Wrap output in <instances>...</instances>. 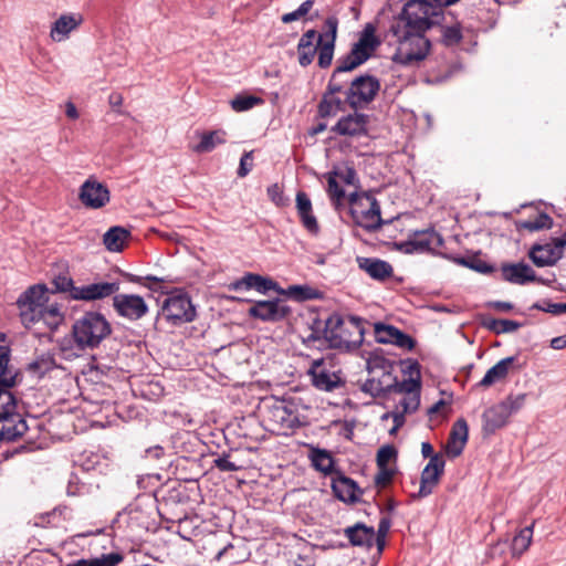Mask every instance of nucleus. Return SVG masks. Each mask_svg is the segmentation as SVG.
<instances>
[{
    "label": "nucleus",
    "instance_id": "nucleus-1",
    "mask_svg": "<svg viewBox=\"0 0 566 566\" xmlns=\"http://www.w3.org/2000/svg\"><path fill=\"white\" fill-rule=\"evenodd\" d=\"M444 19V9L430 0H408L390 25V33L398 43L394 60L403 65L423 61L431 49L426 33L441 27Z\"/></svg>",
    "mask_w": 566,
    "mask_h": 566
},
{
    "label": "nucleus",
    "instance_id": "nucleus-2",
    "mask_svg": "<svg viewBox=\"0 0 566 566\" xmlns=\"http://www.w3.org/2000/svg\"><path fill=\"white\" fill-rule=\"evenodd\" d=\"M365 323L369 321H313L303 343L318 349L328 347L350 352L361 345Z\"/></svg>",
    "mask_w": 566,
    "mask_h": 566
},
{
    "label": "nucleus",
    "instance_id": "nucleus-3",
    "mask_svg": "<svg viewBox=\"0 0 566 566\" xmlns=\"http://www.w3.org/2000/svg\"><path fill=\"white\" fill-rule=\"evenodd\" d=\"M109 334L108 321H75L72 332L57 342L59 350L64 359L72 360L97 347Z\"/></svg>",
    "mask_w": 566,
    "mask_h": 566
},
{
    "label": "nucleus",
    "instance_id": "nucleus-4",
    "mask_svg": "<svg viewBox=\"0 0 566 566\" xmlns=\"http://www.w3.org/2000/svg\"><path fill=\"white\" fill-rule=\"evenodd\" d=\"M379 45L380 40L376 35L375 27L367 23L350 51L337 60V73H346L357 69L373 56Z\"/></svg>",
    "mask_w": 566,
    "mask_h": 566
},
{
    "label": "nucleus",
    "instance_id": "nucleus-5",
    "mask_svg": "<svg viewBox=\"0 0 566 566\" xmlns=\"http://www.w3.org/2000/svg\"><path fill=\"white\" fill-rule=\"evenodd\" d=\"M350 214L354 222L367 231H376L384 223L377 199L367 192H353L349 196Z\"/></svg>",
    "mask_w": 566,
    "mask_h": 566
},
{
    "label": "nucleus",
    "instance_id": "nucleus-6",
    "mask_svg": "<svg viewBox=\"0 0 566 566\" xmlns=\"http://www.w3.org/2000/svg\"><path fill=\"white\" fill-rule=\"evenodd\" d=\"M312 385L321 391L332 392L344 388L345 379L342 377L340 369H336L332 358H318L311 363L307 371Z\"/></svg>",
    "mask_w": 566,
    "mask_h": 566
},
{
    "label": "nucleus",
    "instance_id": "nucleus-7",
    "mask_svg": "<svg viewBox=\"0 0 566 566\" xmlns=\"http://www.w3.org/2000/svg\"><path fill=\"white\" fill-rule=\"evenodd\" d=\"M380 91V82L377 77L369 74H361L355 77L350 85L345 90L347 104L354 108H365L377 96Z\"/></svg>",
    "mask_w": 566,
    "mask_h": 566
},
{
    "label": "nucleus",
    "instance_id": "nucleus-8",
    "mask_svg": "<svg viewBox=\"0 0 566 566\" xmlns=\"http://www.w3.org/2000/svg\"><path fill=\"white\" fill-rule=\"evenodd\" d=\"M263 422H266L272 431L291 430L300 426L298 415L292 403L284 400H275L271 405L261 408Z\"/></svg>",
    "mask_w": 566,
    "mask_h": 566
},
{
    "label": "nucleus",
    "instance_id": "nucleus-9",
    "mask_svg": "<svg viewBox=\"0 0 566 566\" xmlns=\"http://www.w3.org/2000/svg\"><path fill=\"white\" fill-rule=\"evenodd\" d=\"M15 398L12 401L0 399V441H15L28 431L27 421L20 413L14 412Z\"/></svg>",
    "mask_w": 566,
    "mask_h": 566
},
{
    "label": "nucleus",
    "instance_id": "nucleus-10",
    "mask_svg": "<svg viewBox=\"0 0 566 566\" xmlns=\"http://www.w3.org/2000/svg\"><path fill=\"white\" fill-rule=\"evenodd\" d=\"M343 74L337 73L336 69L333 71L326 91L318 104V114L323 118L336 115L347 104L346 98L342 99L337 96L338 93L345 92L346 81L342 80Z\"/></svg>",
    "mask_w": 566,
    "mask_h": 566
},
{
    "label": "nucleus",
    "instance_id": "nucleus-11",
    "mask_svg": "<svg viewBox=\"0 0 566 566\" xmlns=\"http://www.w3.org/2000/svg\"><path fill=\"white\" fill-rule=\"evenodd\" d=\"M394 368L395 361L387 358L381 349H375L369 353V356L366 359V369L368 371L369 378H367L361 385V391L376 398V392L374 390H369L367 385H369L371 381L382 382L387 376L390 378L394 375Z\"/></svg>",
    "mask_w": 566,
    "mask_h": 566
},
{
    "label": "nucleus",
    "instance_id": "nucleus-12",
    "mask_svg": "<svg viewBox=\"0 0 566 566\" xmlns=\"http://www.w3.org/2000/svg\"><path fill=\"white\" fill-rule=\"evenodd\" d=\"M338 30V19L335 15L328 17L324 22L323 33L317 38V64L322 69L331 66Z\"/></svg>",
    "mask_w": 566,
    "mask_h": 566
},
{
    "label": "nucleus",
    "instance_id": "nucleus-13",
    "mask_svg": "<svg viewBox=\"0 0 566 566\" xmlns=\"http://www.w3.org/2000/svg\"><path fill=\"white\" fill-rule=\"evenodd\" d=\"M367 386L369 387V390H374L376 392V398H381L391 392L406 394L409 396L419 395L421 382L420 379L413 377L399 381L398 378L392 375L390 378L387 377L382 382L371 381Z\"/></svg>",
    "mask_w": 566,
    "mask_h": 566
},
{
    "label": "nucleus",
    "instance_id": "nucleus-14",
    "mask_svg": "<svg viewBox=\"0 0 566 566\" xmlns=\"http://www.w3.org/2000/svg\"><path fill=\"white\" fill-rule=\"evenodd\" d=\"M78 199L86 208L101 209L109 202L111 192L103 182L90 177L81 186Z\"/></svg>",
    "mask_w": 566,
    "mask_h": 566
},
{
    "label": "nucleus",
    "instance_id": "nucleus-15",
    "mask_svg": "<svg viewBox=\"0 0 566 566\" xmlns=\"http://www.w3.org/2000/svg\"><path fill=\"white\" fill-rule=\"evenodd\" d=\"M163 315L169 319L195 318L196 307L187 293L175 291L165 298Z\"/></svg>",
    "mask_w": 566,
    "mask_h": 566
},
{
    "label": "nucleus",
    "instance_id": "nucleus-16",
    "mask_svg": "<svg viewBox=\"0 0 566 566\" xmlns=\"http://www.w3.org/2000/svg\"><path fill=\"white\" fill-rule=\"evenodd\" d=\"M446 461L442 454H436L430 459L421 472L419 491L412 494V499H422L433 492L444 472Z\"/></svg>",
    "mask_w": 566,
    "mask_h": 566
},
{
    "label": "nucleus",
    "instance_id": "nucleus-17",
    "mask_svg": "<svg viewBox=\"0 0 566 566\" xmlns=\"http://www.w3.org/2000/svg\"><path fill=\"white\" fill-rule=\"evenodd\" d=\"M49 301V290L44 284H35L25 290L17 300L21 315L32 314L31 318L39 316L40 311Z\"/></svg>",
    "mask_w": 566,
    "mask_h": 566
},
{
    "label": "nucleus",
    "instance_id": "nucleus-18",
    "mask_svg": "<svg viewBox=\"0 0 566 566\" xmlns=\"http://www.w3.org/2000/svg\"><path fill=\"white\" fill-rule=\"evenodd\" d=\"M7 337L3 343H6ZM11 348L0 342V399L12 401L11 388L17 384L18 371L9 365Z\"/></svg>",
    "mask_w": 566,
    "mask_h": 566
},
{
    "label": "nucleus",
    "instance_id": "nucleus-19",
    "mask_svg": "<svg viewBox=\"0 0 566 566\" xmlns=\"http://www.w3.org/2000/svg\"><path fill=\"white\" fill-rule=\"evenodd\" d=\"M113 306L116 313L123 317L140 318L148 312L145 300L135 294H117L113 297Z\"/></svg>",
    "mask_w": 566,
    "mask_h": 566
},
{
    "label": "nucleus",
    "instance_id": "nucleus-20",
    "mask_svg": "<svg viewBox=\"0 0 566 566\" xmlns=\"http://www.w3.org/2000/svg\"><path fill=\"white\" fill-rule=\"evenodd\" d=\"M332 490L335 497L345 503L359 502L364 493V490L342 471H336L335 475L332 478Z\"/></svg>",
    "mask_w": 566,
    "mask_h": 566
},
{
    "label": "nucleus",
    "instance_id": "nucleus-21",
    "mask_svg": "<svg viewBox=\"0 0 566 566\" xmlns=\"http://www.w3.org/2000/svg\"><path fill=\"white\" fill-rule=\"evenodd\" d=\"M501 275L504 281L515 285H526L537 280L535 271L524 262L502 264Z\"/></svg>",
    "mask_w": 566,
    "mask_h": 566
},
{
    "label": "nucleus",
    "instance_id": "nucleus-22",
    "mask_svg": "<svg viewBox=\"0 0 566 566\" xmlns=\"http://www.w3.org/2000/svg\"><path fill=\"white\" fill-rule=\"evenodd\" d=\"M119 290L116 282H101L84 286H77L73 290V300L95 301L108 297Z\"/></svg>",
    "mask_w": 566,
    "mask_h": 566
},
{
    "label": "nucleus",
    "instance_id": "nucleus-23",
    "mask_svg": "<svg viewBox=\"0 0 566 566\" xmlns=\"http://www.w3.org/2000/svg\"><path fill=\"white\" fill-rule=\"evenodd\" d=\"M290 306L284 300L260 301L249 308L253 318H285L290 315Z\"/></svg>",
    "mask_w": 566,
    "mask_h": 566
},
{
    "label": "nucleus",
    "instance_id": "nucleus-24",
    "mask_svg": "<svg viewBox=\"0 0 566 566\" xmlns=\"http://www.w3.org/2000/svg\"><path fill=\"white\" fill-rule=\"evenodd\" d=\"M368 116L354 113L339 118L332 130L342 136H360L367 133Z\"/></svg>",
    "mask_w": 566,
    "mask_h": 566
},
{
    "label": "nucleus",
    "instance_id": "nucleus-25",
    "mask_svg": "<svg viewBox=\"0 0 566 566\" xmlns=\"http://www.w3.org/2000/svg\"><path fill=\"white\" fill-rule=\"evenodd\" d=\"M344 535L349 541L352 546L370 549L376 545V531L373 526L358 522L344 530Z\"/></svg>",
    "mask_w": 566,
    "mask_h": 566
},
{
    "label": "nucleus",
    "instance_id": "nucleus-26",
    "mask_svg": "<svg viewBox=\"0 0 566 566\" xmlns=\"http://www.w3.org/2000/svg\"><path fill=\"white\" fill-rule=\"evenodd\" d=\"M469 438V427L465 419H458L450 431L447 444L446 452L450 458L459 457L468 442Z\"/></svg>",
    "mask_w": 566,
    "mask_h": 566
},
{
    "label": "nucleus",
    "instance_id": "nucleus-27",
    "mask_svg": "<svg viewBox=\"0 0 566 566\" xmlns=\"http://www.w3.org/2000/svg\"><path fill=\"white\" fill-rule=\"evenodd\" d=\"M84 19L80 13L62 14L52 24L50 30V38L54 42H62L69 39L70 34L76 30Z\"/></svg>",
    "mask_w": 566,
    "mask_h": 566
},
{
    "label": "nucleus",
    "instance_id": "nucleus-28",
    "mask_svg": "<svg viewBox=\"0 0 566 566\" xmlns=\"http://www.w3.org/2000/svg\"><path fill=\"white\" fill-rule=\"evenodd\" d=\"M528 255L537 266L553 265L563 256L554 238L544 244H535Z\"/></svg>",
    "mask_w": 566,
    "mask_h": 566
},
{
    "label": "nucleus",
    "instance_id": "nucleus-29",
    "mask_svg": "<svg viewBox=\"0 0 566 566\" xmlns=\"http://www.w3.org/2000/svg\"><path fill=\"white\" fill-rule=\"evenodd\" d=\"M233 289L239 290H255L260 293H266L271 290L280 294L281 287L279 284L265 276L254 273H247L240 280L233 283Z\"/></svg>",
    "mask_w": 566,
    "mask_h": 566
},
{
    "label": "nucleus",
    "instance_id": "nucleus-30",
    "mask_svg": "<svg viewBox=\"0 0 566 566\" xmlns=\"http://www.w3.org/2000/svg\"><path fill=\"white\" fill-rule=\"evenodd\" d=\"M505 407L499 402L488 408L482 415V431L485 436L494 434L496 430L506 426L509 421Z\"/></svg>",
    "mask_w": 566,
    "mask_h": 566
},
{
    "label": "nucleus",
    "instance_id": "nucleus-31",
    "mask_svg": "<svg viewBox=\"0 0 566 566\" xmlns=\"http://www.w3.org/2000/svg\"><path fill=\"white\" fill-rule=\"evenodd\" d=\"M296 209L303 227L310 233L316 235L319 232V226L316 217L313 214L311 199L303 191L296 193Z\"/></svg>",
    "mask_w": 566,
    "mask_h": 566
},
{
    "label": "nucleus",
    "instance_id": "nucleus-32",
    "mask_svg": "<svg viewBox=\"0 0 566 566\" xmlns=\"http://www.w3.org/2000/svg\"><path fill=\"white\" fill-rule=\"evenodd\" d=\"M317 38L318 33L314 29H310L302 34L296 48L301 66L306 67L314 61L317 52V44L315 45L314 41L317 40Z\"/></svg>",
    "mask_w": 566,
    "mask_h": 566
},
{
    "label": "nucleus",
    "instance_id": "nucleus-33",
    "mask_svg": "<svg viewBox=\"0 0 566 566\" xmlns=\"http://www.w3.org/2000/svg\"><path fill=\"white\" fill-rule=\"evenodd\" d=\"M359 269L365 271L370 277L382 281L392 274V266L376 258H357Z\"/></svg>",
    "mask_w": 566,
    "mask_h": 566
},
{
    "label": "nucleus",
    "instance_id": "nucleus-34",
    "mask_svg": "<svg viewBox=\"0 0 566 566\" xmlns=\"http://www.w3.org/2000/svg\"><path fill=\"white\" fill-rule=\"evenodd\" d=\"M515 360V356H510L497 361L485 373L484 377L480 380L479 386L490 387L496 381L504 379L509 375Z\"/></svg>",
    "mask_w": 566,
    "mask_h": 566
},
{
    "label": "nucleus",
    "instance_id": "nucleus-35",
    "mask_svg": "<svg viewBox=\"0 0 566 566\" xmlns=\"http://www.w3.org/2000/svg\"><path fill=\"white\" fill-rule=\"evenodd\" d=\"M310 460L312 467L325 475L334 476L336 471H340L339 469H335L334 458L326 449L312 448L310 452Z\"/></svg>",
    "mask_w": 566,
    "mask_h": 566
},
{
    "label": "nucleus",
    "instance_id": "nucleus-36",
    "mask_svg": "<svg viewBox=\"0 0 566 566\" xmlns=\"http://www.w3.org/2000/svg\"><path fill=\"white\" fill-rule=\"evenodd\" d=\"M130 237V232L119 226L112 227L103 235V243L105 248L111 252L123 251L125 244Z\"/></svg>",
    "mask_w": 566,
    "mask_h": 566
},
{
    "label": "nucleus",
    "instance_id": "nucleus-37",
    "mask_svg": "<svg viewBox=\"0 0 566 566\" xmlns=\"http://www.w3.org/2000/svg\"><path fill=\"white\" fill-rule=\"evenodd\" d=\"M411 237L419 252L430 251L443 244L442 237L433 229L415 231Z\"/></svg>",
    "mask_w": 566,
    "mask_h": 566
},
{
    "label": "nucleus",
    "instance_id": "nucleus-38",
    "mask_svg": "<svg viewBox=\"0 0 566 566\" xmlns=\"http://www.w3.org/2000/svg\"><path fill=\"white\" fill-rule=\"evenodd\" d=\"M227 142V133L223 129L206 132L200 135V143L193 147V151L203 154L212 151L217 146Z\"/></svg>",
    "mask_w": 566,
    "mask_h": 566
},
{
    "label": "nucleus",
    "instance_id": "nucleus-39",
    "mask_svg": "<svg viewBox=\"0 0 566 566\" xmlns=\"http://www.w3.org/2000/svg\"><path fill=\"white\" fill-rule=\"evenodd\" d=\"M280 295L295 302H304L319 298L322 293L310 285H290L287 289L281 287Z\"/></svg>",
    "mask_w": 566,
    "mask_h": 566
},
{
    "label": "nucleus",
    "instance_id": "nucleus-40",
    "mask_svg": "<svg viewBox=\"0 0 566 566\" xmlns=\"http://www.w3.org/2000/svg\"><path fill=\"white\" fill-rule=\"evenodd\" d=\"M535 522H533L531 525L522 528L512 541V553L513 555H522L524 554L531 543L533 537V528H534Z\"/></svg>",
    "mask_w": 566,
    "mask_h": 566
},
{
    "label": "nucleus",
    "instance_id": "nucleus-41",
    "mask_svg": "<svg viewBox=\"0 0 566 566\" xmlns=\"http://www.w3.org/2000/svg\"><path fill=\"white\" fill-rule=\"evenodd\" d=\"M481 325L494 334L513 333L524 324L521 321H481Z\"/></svg>",
    "mask_w": 566,
    "mask_h": 566
},
{
    "label": "nucleus",
    "instance_id": "nucleus-42",
    "mask_svg": "<svg viewBox=\"0 0 566 566\" xmlns=\"http://www.w3.org/2000/svg\"><path fill=\"white\" fill-rule=\"evenodd\" d=\"M462 40V29L459 22L441 27V41L446 46H453Z\"/></svg>",
    "mask_w": 566,
    "mask_h": 566
},
{
    "label": "nucleus",
    "instance_id": "nucleus-43",
    "mask_svg": "<svg viewBox=\"0 0 566 566\" xmlns=\"http://www.w3.org/2000/svg\"><path fill=\"white\" fill-rule=\"evenodd\" d=\"M395 331H397V327L392 325H386L379 322L374 324V336L379 344H392L396 337Z\"/></svg>",
    "mask_w": 566,
    "mask_h": 566
},
{
    "label": "nucleus",
    "instance_id": "nucleus-44",
    "mask_svg": "<svg viewBox=\"0 0 566 566\" xmlns=\"http://www.w3.org/2000/svg\"><path fill=\"white\" fill-rule=\"evenodd\" d=\"M262 103L261 97L252 95H238L230 102L232 109L235 112H245Z\"/></svg>",
    "mask_w": 566,
    "mask_h": 566
},
{
    "label": "nucleus",
    "instance_id": "nucleus-45",
    "mask_svg": "<svg viewBox=\"0 0 566 566\" xmlns=\"http://www.w3.org/2000/svg\"><path fill=\"white\" fill-rule=\"evenodd\" d=\"M55 366L54 358L49 355H42L29 364V370L43 376L48 371L52 370Z\"/></svg>",
    "mask_w": 566,
    "mask_h": 566
},
{
    "label": "nucleus",
    "instance_id": "nucleus-46",
    "mask_svg": "<svg viewBox=\"0 0 566 566\" xmlns=\"http://www.w3.org/2000/svg\"><path fill=\"white\" fill-rule=\"evenodd\" d=\"M526 397V394L509 395L500 402L505 407L507 416L511 417L524 407Z\"/></svg>",
    "mask_w": 566,
    "mask_h": 566
},
{
    "label": "nucleus",
    "instance_id": "nucleus-47",
    "mask_svg": "<svg viewBox=\"0 0 566 566\" xmlns=\"http://www.w3.org/2000/svg\"><path fill=\"white\" fill-rule=\"evenodd\" d=\"M336 175H338V171H331L327 174V192L334 202L339 203L345 198V191L338 185Z\"/></svg>",
    "mask_w": 566,
    "mask_h": 566
},
{
    "label": "nucleus",
    "instance_id": "nucleus-48",
    "mask_svg": "<svg viewBox=\"0 0 566 566\" xmlns=\"http://www.w3.org/2000/svg\"><path fill=\"white\" fill-rule=\"evenodd\" d=\"M391 521L388 517H382L379 521L378 530L376 531V546L378 554H381L386 546V536L390 530Z\"/></svg>",
    "mask_w": 566,
    "mask_h": 566
},
{
    "label": "nucleus",
    "instance_id": "nucleus-49",
    "mask_svg": "<svg viewBox=\"0 0 566 566\" xmlns=\"http://www.w3.org/2000/svg\"><path fill=\"white\" fill-rule=\"evenodd\" d=\"M552 227L553 219L547 213H539L535 219L528 220L524 223V228L530 231L551 229Z\"/></svg>",
    "mask_w": 566,
    "mask_h": 566
},
{
    "label": "nucleus",
    "instance_id": "nucleus-50",
    "mask_svg": "<svg viewBox=\"0 0 566 566\" xmlns=\"http://www.w3.org/2000/svg\"><path fill=\"white\" fill-rule=\"evenodd\" d=\"M397 458V450L391 444H386L379 448L376 457L377 467H389L388 463Z\"/></svg>",
    "mask_w": 566,
    "mask_h": 566
},
{
    "label": "nucleus",
    "instance_id": "nucleus-51",
    "mask_svg": "<svg viewBox=\"0 0 566 566\" xmlns=\"http://www.w3.org/2000/svg\"><path fill=\"white\" fill-rule=\"evenodd\" d=\"M123 555L119 553H109L88 560L91 566H116L123 560Z\"/></svg>",
    "mask_w": 566,
    "mask_h": 566
},
{
    "label": "nucleus",
    "instance_id": "nucleus-52",
    "mask_svg": "<svg viewBox=\"0 0 566 566\" xmlns=\"http://www.w3.org/2000/svg\"><path fill=\"white\" fill-rule=\"evenodd\" d=\"M532 308H538L545 313L552 315H564L566 314V303H552L551 301H542L532 306Z\"/></svg>",
    "mask_w": 566,
    "mask_h": 566
},
{
    "label": "nucleus",
    "instance_id": "nucleus-53",
    "mask_svg": "<svg viewBox=\"0 0 566 566\" xmlns=\"http://www.w3.org/2000/svg\"><path fill=\"white\" fill-rule=\"evenodd\" d=\"M378 471L375 475V484L378 488H386L389 483H391L396 470L390 467H377Z\"/></svg>",
    "mask_w": 566,
    "mask_h": 566
},
{
    "label": "nucleus",
    "instance_id": "nucleus-54",
    "mask_svg": "<svg viewBox=\"0 0 566 566\" xmlns=\"http://www.w3.org/2000/svg\"><path fill=\"white\" fill-rule=\"evenodd\" d=\"M213 467L221 472H235L241 469L240 465H237L234 462L230 461V454L227 452H223L213 460Z\"/></svg>",
    "mask_w": 566,
    "mask_h": 566
},
{
    "label": "nucleus",
    "instance_id": "nucleus-55",
    "mask_svg": "<svg viewBox=\"0 0 566 566\" xmlns=\"http://www.w3.org/2000/svg\"><path fill=\"white\" fill-rule=\"evenodd\" d=\"M52 283L57 292H69L73 298V290L77 289V286H74V282L70 276L57 275L53 279Z\"/></svg>",
    "mask_w": 566,
    "mask_h": 566
},
{
    "label": "nucleus",
    "instance_id": "nucleus-56",
    "mask_svg": "<svg viewBox=\"0 0 566 566\" xmlns=\"http://www.w3.org/2000/svg\"><path fill=\"white\" fill-rule=\"evenodd\" d=\"M395 340L392 345H396L399 348L412 350L416 346V340L408 334L401 332L397 328L395 331Z\"/></svg>",
    "mask_w": 566,
    "mask_h": 566
},
{
    "label": "nucleus",
    "instance_id": "nucleus-57",
    "mask_svg": "<svg viewBox=\"0 0 566 566\" xmlns=\"http://www.w3.org/2000/svg\"><path fill=\"white\" fill-rule=\"evenodd\" d=\"M268 196L277 207H284L287 203V199L279 184H273L268 188Z\"/></svg>",
    "mask_w": 566,
    "mask_h": 566
},
{
    "label": "nucleus",
    "instance_id": "nucleus-58",
    "mask_svg": "<svg viewBox=\"0 0 566 566\" xmlns=\"http://www.w3.org/2000/svg\"><path fill=\"white\" fill-rule=\"evenodd\" d=\"M459 263L479 272V273H483V274H488V273H491L493 271V266H491L490 264H488L486 262L482 261V260H465V259H460L459 260Z\"/></svg>",
    "mask_w": 566,
    "mask_h": 566
},
{
    "label": "nucleus",
    "instance_id": "nucleus-59",
    "mask_svg": "<svg viewBox=\"0 0 566 566\" xmlns=\"http://www.w3.org/2000/svg\"><path fill=\"white\" fill-rule=\"evenodd\" d=\"M253 168V150L245 151L241 159L238 168V176L245 177Z\"/></svg>",
    "mask_w": 566,
    "mask_h": 566
},
{
    "label": "nucleus",
    "instance_id": "nucleus-60",
    "mask_svg": "<svg viewBox=\"0 0 566 566\" xmlns=\"http://www.w3.org/2000/svg\"><path fill=\"white\" fill-rule=\"evenodd\" d=\"M400 364L405 365L402 368L403 374H409L410 377L416 375V378L420 379V364L416 359L400 360Z\"/></svg>",
    "mask_w": 566,
    "mask_h": 566
},
{
    "label": "nucleus",
    "instance_id": "nucleus-61",
    "mask_svg": "<svg viewBox=\"0 0 566 566\" xmlns=\"http://www.w3.org/2000/svg\"><path fill=\"white\" fill-rule=\"evenodd\" d=\"M419 402V395H408L400 400L399 405L402 407V412H411L418 408Z\"/></svg>",
    "mask_w": 566,
    "mask_h": 566
},
{
    "label": "nucleus",
    "instance_id": "nucleus-62",
    "mask_svg": "<svg viewBox=\"0 0 566 566\" xmlns=\"http://www.w3.org/2000/svg\"><path fill=\"white\" fill-rule=\"evenodd\" d=\"M46 315L52 317L60 316V305L57 303H45L43 308L40 311L39 316L44 317Z\"/></svg>",
    "mask_w": 566,
    "mask_h": 566
},
{
    "label": "nucleus",
    "instance_id": "nucleus-63",
    "mask_svg": "<svg viewBox=\"0 0 566 566\" xmlns=\"http://www.w3.org/2000/svg\"><path fill=\"white\" fill-rule=\"evenodd\" d=\"M395 245L398 251L407 253V254L419 252L415 244L412 237H410L409 240L396 243Z\"/></svg>",
    "mask_w": 566,
    "mask_h": 566
},
{
    "label": "nucleus",
    "instance_id": "nucleus-64",
    "mask_svg": "<svg viewBox=\"0 0 566 566\" xmlns=\"http://www.w3.org/2000/svg\"><path fill=\"white\" fill-rule=\"evenodd\" d=\"M342 181H344L347 185H353L356 178V171L352 167H346L345 170L338 171V175H336Z\"/></svg>",
    "mask_w": 566,
    "mask_h": 566
}]
</instances>
